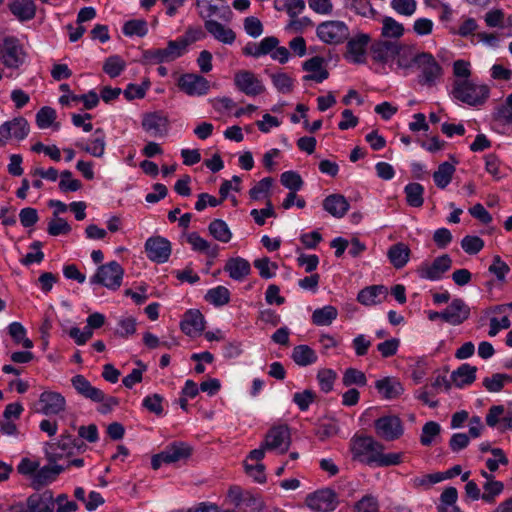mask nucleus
Returning a JSON list of instances; mask_svg holds the SVG:
<instances>
[{"label":"nucleus","mask_w":512,"mask_h":512,"mask_svg":"<svg viewBox=\"0 0 512 512\" xmlns=\"http://www.w3.org/2000/svg\"><path fill=\"white\" fill-rule=\"evenodd\" d=\"M350 450L353 459L369 466L387 467L401 463L400 453L384 454V445L371 436H354Z\"/></svg>","instance_id":"obj_1"},{"label":"nucleus","mask_w":512,"mask_h":512,"mask_svg":"<svg viewBox=\"0 0 512 512\" xmlns=\"http://www.w3.org/2000/svg\"><path fill=\"white\" fill-rule=\"evenodd\" d=\"M490 89L487 85L477 84L469 79H457L452 86L454 99L469 106H478L486 102Z\"/></svg>","instance_id":"obj_2"},{"label":"nucleus","mask_w":512,"mask_h":512,"mask_svg":"<svg viewBox=\"0 0 512 512\" xmlns=\"http://www.w3.org/2000/svg\"><path fill=\"white\" fill-rule=\"evenodd\" d=\"M414 66L419 71L417 81L422 86L433 87L443 76V68L428 52L416 53Z\"/></svg>","instance_id":"obj_3"},{"label":"nucleus","mask_w":512,"mask_h":512,"mask_svg":"<svg viewBox=\"0 0 512 512\" xmlns=\"http://www.w3.org/2000/svg\"><path fill=\"white\" fill-rule=\"evenodd\" d=\"M87 445L83 440L64 431L55 442L46 444V453L50 459L62 458L63 456L73 455L75 452H84Z\"/></svg>","instance_id":"obj_4"},{"label":"nucleus","mask_w":512,"mask_h":512,"mask_svg":"<svg viewBox=\"0 0 512 512\" xmlns=\"http://www.w3.org/2000/svg\"><path fill=\"white\" fill-rule=\"evenodd\" d=\"M192 454V447L185 442L174 441L167 445L163 451L152 456L151 466L158 470L162 464H172L188 459Z\"/></svg>","instance_id":"obj_5"},{"label":"nucleus","mask_w":512,"mask_h":512,"mask_svg":"<svg viewBox=\"0 0 512 512\" xmlns=\"http://www.w3.org/2000/svg\"><path fill=\"white\" fill-rule=\"evenodd\" d=\"M124 269L117 261L100 265L96 273L90 278L91 284H100L110 290H117L121 284Z\"/></svg>","instance_id":"obj_6"},{"label":"nucleus","mask_w":512,"mask_h":512,"mask_svg":"<svg viewBox=\"0 0 512 512\" xmlns=\"http://www.w3.org/2000/svg\"><path fill=\"white\" fill-rule=\"evenodd\" d=\"M185 53V43H181L177 38L176 40H170L165 48L146 50L143 57L151 64H161L173 62Z\"/></svg>","instance_id":"obj_7"},{"label":"nucleus","mask_w":512,"mask_h":512,"mask_svg":"<svg viewBox=\"0 0 512 512\" xmlns=\"http://www.w3.org/2000/svg\"><path fill=\"white\" fill-rule=\"evenodd\" d=\"M55 501L53 493L45 490L42 493H33L27 500L26 504L18 503L10 507V512H54Z\"/></svg>","instance_id":"obj_8"},{"label":"nucleus","mask_w":512,"mask_h":512,"mask_svg":"<svg viewBox=\"0 0 512 512\" xmlns=\"http://www.w3.org/2000/svg\"><path fill=\"white\" fill-rule=\"evenodd\" d=\"M305 504L313 512H332L337 508L339 499L334 490L324 488L308 494Z\"/></svg>","instance_id":"obj_9"},{"label":"nucleus","mask_w":512,"mask_h":512,"mask_svg":"<svg viewBox=\"0 0 512 512\" xmlns=\"http://www.w3.org/2000/svg\"><path fill=\"white\" fill-rule=\"evenodd\" d=\"M235 88L249 97H257L266 91L262 80L250 70H239L234 73Z\"/></svg>","instance_id":"obj_10"},{"label":"nucleus","mask_w":512,"mask_h":512,"mask_svg":"<svg viewBox=\"0 0 512 512\" xmlns=\"http://www.w3.org/2000/svg\"><path fill=\"white\" fill-rule=\"evenodd\" d=\"M0 52L2 63L7 68L17 69L25 62L26 53L16 37H5Z\"/></svg>","instance_id":"obj_11"},{"label":"nucleus","mask_w":512,"mask_h":512,"mask_svg":"<svg viewBox=\"0 0 512 512\" xmlns=\"http://www.w3.org/2000/svg\"><path fill=\"white\" fill-rule=\"evenodd\" d=\"M317 36L325 43L339 44L348 39L349 29L342 21H325L318 25Z\"/></svg>","instance_id":"obj_12"},{"label":"nucleus","mask_w":512,"mask_h":512,"mask_svg":"<svg viewBox=\"0 0 512 512\" xmlns=\"http://www.w3.org/2000/svg\"><path fill=\"white\" fill-rule=\"evenodd\" d=\"M376 435L386 441L399 439L404 432L402 421L398 416L386 415L375 420Z\"/></svg>","instance_id":"obj_13"},{"label":"nucleus","mask_w":512,"mask_h":512,"mask_svg":"<svg viewBox=\"0 0 512 512\" xmlns=\"http://www.w3.org/2000/svg\"><path fill=\"white\" fill-rule=\"evenodd\" d=\"M291 443V435L287 425H278L269 429L263 442L267 450H275L280 454L288 451Z\"/></svg>","instance_id":"obj_14"},{"label":"nucleus","mask_w":512,"mask_h":512,"mask_svg":"<svg viewBox=\"0 0 512 512\" xmlns=\"http://www.w3.org/2000/svg\"><path fill=\"white\" fill-rule=\"evenodd\" d=\"M178 86L189 96H202L208 93L210 83L201 75L188 73L180 77Z\"/></svg>","instance_id":"obj_15"},{"label":"nucleus","mask_w":512,"mask_h":512,"mask_svg":"<svg viewBox=\"0 0 512 512\" xmlns=\"http://www.w3.org/2000/svg\"><path fill=\"white\" fill-rule=\"evenodd\" d=\"M452 260L449 255L444 254L434 259L431 264L423 263L417 273L420 278L429 280H438L450 269Z\"/></svg>","instance_id":"obj_16"},{"label":"nucleus","mask_w":512,"mask_h":512,"mask_svg":"<svg viewBox=\"0 0 512 512\" xmlns=\"http://www.w3.org/2000/svg\"><path fill=\"white\" fill-rule=\"evenodd\" d=\"M145 251L150 260L157 263H164L171 254V244L164 237H150L145 243Z\"/></svg>","instance_id":"obj_17"},{"label":"nucleus","mask_w":512,"mask_h":512,"mask_svg":"<svg viewBox=\"0 0 512 512\" xmlns=\"http://www.w3.org/2000/svg\"><path fill=\"white\" fill-rule=\"evenodd\" d=\"M142 127L153 137H164L168 134L169 120L162 112L147 113L143 116Z\"/></svg>","instance_id":"obj_18"},{"label":"nucleus","mask_w":512,"mask_h":512,"mask_svg":"<svg viewBox=\"0 0 512 512\" xmlns=\"http://www.w3.org/2000/svg\"><path fill=\"white\" fill-rule=\"evenodd\" d=\"M41 412L44 415H57L66 408V400L64 396L54 391H44L39 397Z\"/></svg>","instance_id":"obj_19"},{"label":"nucleus","mask_w":512,"mask_h":512,"mask_svg":"<svg viewBox=\"0 0 512 512\" xmlns=\"http://www.w3.org/2000/svg\"><path fill=\"white\" fill-rule=\"evenodd\" d=\"M30 131L28 121L23 117H16L6 121L0 126V135L4 139L15 138L18 141L25 139Z\"/></svg>","instance_id":"obj_20"},{"label":"nucleus","mask_w":512,"mask_h":512,"mask_svg":"<svg viewBox=\"0 0 512 512\" xmlns=\"http://www.w3.org/2000/svg\"><path fill=\"white\" fill-rule=\"evenodd\" d=\"M445 322L457 326L470 317V307L461 298H454L444 310Z\"/></svg>","instance_id":"obj_21"},{"label":"nucleus","mask_w":512,"mask_h":512,"mask_svg":"<svg viewBox=\"0 0 512 512\" xmlns=\"http://www.w3.org/2000/svg\"><path fill=\"white\" fill-rule=\"evenodd\" d=\"M399 50V43L395 41H377L371 45L372 59L385 64L396 57Z\"/></svg>","instance_id":"obj_22"},{"label":"nucleus","mask_w":512,"mask_h":512,"mask_svg":"<svg viewBox=\"0 0 512 512\" xmlns=\"http://www.w3.org/2000/svg\"><path fill=\"white\" fill-rule=\"evenodd\" d=\"M181 330L188 336H196L205 329V320L203 314L196 309L185 312L180 323Z\"/></svg>","instance_id":"obj_23"},{"label":"nucleus","mask_w":512,"mask_h":512,"mask_svg":"<svg viewBox=\"0 0 512 512\" xmlns=\"http://www.w3.org/2000/svg\"><path fill=\"white\" fill-rule=\"evenodd\" d=\"M369 36L367 34H360L352 38L347 43L346 58L353 63L361 64L365 61L366 46L369 43Z\"/></svg>","instance_id":"obj_24"},{"label":"nucleus","mask_w":512,"mask_h":512,"mask_svg":"<svg viewBox=\"0 0 512 512\" xmlns=\"http://www.w3.org/2000/svg\"><path fill=\"white\" fill-rule=\"evenodd\" d=\"M71 384L76 392L82 397L93 402H99L103 399V391L92 384L81 374L71 378Z\"/></svg>","instance_id":"obj_25"},{"label":"nucleus","mask_w":512,"mask_h":512,"mask_svg":"<svg viewBox=\"0 0 512 512\" xmlns=\"http://www.w3.org/2000/svg\"><path fill=\"white\" fill-rule=\"evenodd\" d=\"M204 27L206 31L217 41L231 45L236 39L235 32L220 22L212 19L205 20Z\"/></svg>","instance_id":"obj_26"},{"label":"nucleus","mask_w":512,"mask_h":512,"mask_svg":"<svg viewBox=\"0 0 512 512\" xmlns=\"http://www.w3.org/2000/svg\"><path fill=\"white\" fill-rule=\"evenodd\" d=\"M324 59L320 56H314L302 65L303 70L310 72L303 77L304 81H315L321 83L329 77V72L323 68Z\"/></svg>","instance_id":"obj_27"},{"label":"nucleus","mask_w":512,"mask_h":512,"mask_svg":"<svg viewBox=\"0 0 512 512\" xmlns=\"http://www.w3.org/2000/svg\"><path fill=\"white\" fill-rule=\"evenodd\" d=\"M323 209L335 218H342L350 204L342 194H331L323 200Z\"/></svg>","instance_id":"obj_28"},{"label":"nucleus","mask_w":512,"mask_h":512,"mask_svg":"<svg viewBox=\"0 0 512 512\" xmlns=\"http://www.w3.org/2000/svg\"><path fill=\"white\" fill-rule=\"evenodd\" d=\"M224 271L236 281L243 280L251 272L250 263L242 257H233L227 260Z\"/></svg>","instance_id":"obj_29"},{"label":"nucleus","mask_w":512,"mask_h":512,"mask_svg":"<svg viewBox=\"0 0 512 512\" xmlns=\"http://www.w3.org/2000/svg\"><path fill=\"white\" fill-rule=\"evenodd\" d=\"M477 367L468 363L460 365L451 373V381L457 388L471 385L476 380Z\"/></svg>","instance_id":"obj_30"},{"label":"nucleus","mask_w":512,"mask_h":512,"mask_svg":"<svg viewBox=\"0 0 512 512\" xmlns=\"http://www.w3.org/2000/svg\"><path fill=\"white\" fill-rule=\"evenodd\" d=\"M375 387L379 394L385 399H393L399 397L404 388L399 380L394 377H385L379 379L375 383Z\"/></svg>","instance_id":"obj_31"},{"label":"nucleus","mask_w":512,"mask_h":512,"mask_svg":"<svg viewBox=\"0 0 512 512\" xmlns=\"http://www.w3.org/2000/svg\"><path fill=\"white\" fill-rule=\"evenodd\" d=\"M9 9L21 22L33 19L36 14V5L33 0H12Z\"/></svg>","instance_id":"obj_32"},{"label":"nucleus","mask_w":512,"mask_h":512,"mask_svg":"<svg viewBox=\"0 0 512 512\" xmlns=\"http://www.w3.org/2000/svg\"><path fill=\"white\" fill-rule=\"evenodd\" d=\"M411 250L407 244L398 242L390 246L387 257L396 269L403 268L409 261Z\"/></svg>","instance_id":"obj_33"},{"label":"nucleus","mask_w":512,"mask_h":512,"mask_svg":"<svg viewBox=\"0 0 512 512\" xmlns=\"http://www.w3.org/2000/svg\"><path fill=\"white\" fill-rule=\"evenodd\" d=\"M450 159L453 160V163L443 162L433 173L435 185L440 189H445L450 184L453 174L455 173V164H457L458 161L453 155H450Z\"/></svg>","instance_id":"obj_34"},{"label":"nucleus","mask_w":512,"mask_h":512,"mask_svg":"<svg viewBox=\"0 0 512 512\" xmlns=\"http://www.w3.org/2000/svg\"><path fill=\"white\" fill-rule=\"evenodd\" d=\"M93 136L94 138L91 140L90 144L83 145L77 143L76 145L94 157H102L106 147L105 133L101 128H98L94 131Z\"/></svg>","instance_id":"obj_35"},{"label":"nucleus","mask_w":512,"mask_h":512,"mask_svg":"<svg viewBox=\"0 0 512 512\" xmlns=\"http://www.w3.org/2000/svg\"><path fill=\"white\" fill-rule=\"evenodd\" d=\"M291 358L299 366L314 364L318 357L316 352L308 345H298L292 350Z\"/></svg>","instance_id":"obj_36"},{"label":"nucleus","mask_w":512,"mask_h":512,"mask_svg":"<svg viewBox=\"0 0 512 512\" xmlns=\"http://www.w3.org/2000/svg\"><path fill=\"white\" fill-rule=\"evenodd\" d=\"M387 289L383 285H372L362 289L357 296V300L366 306L375 305L380 302L379 296H385Z\"/></svg>","instance_id":"obj_37"},{"label":"nucleus","mask_w":512,"mask_h":512,"mask_svg":"<svg viewBox=\"0 0 512 512\" xmlns=\"http://www.w3.org/2000/svg\"><path fill=\"white\" fill-rule=\"evenodd\" d=\"M337 315V309L334 306L327 305L314 310L312 322L317 326H328L337 318Z\"/></svg>","instance_id":"obj_38"},{"label":"nucleus","mask_w":512,"mask_h":512,"mask_svg":"<svg viewBox=\"0 0 512 512\" xmlns=\"http://www.w3.org/2000/svg\"><path fill=\"white\" fill-rule=\"evenodd\" d=\"M406 201L411 207H421L424 202V187L420 183H409L405 186Z\"/></svg>","instance_id":"obj_39"},{"label":"nucleus","mask_w":512,"mask_h":512,"mask_svg":"<svg viewBox=\"0 0 512 512\" xmlns=\"http://www.w3.org/2000/svg\"><path fill=\"white\" fill-rule=\"evenodd\" d=\"M209 233L218 241L227 243L232 238L227 223L222 219H214L208 226Z\"/></svg>","instance_id":"obj_40"},{"label":"nucleus","mask_w":512,"mask_h":512,"mask_svg":"<svg viewBox=\"0 0 512 512\" xmlns=\"http://www.w3.org/2000/svg\"><path fill=\"white\" fill-rule=\"evenodd\" d=\"M404 26L394 18L386 16L382 20L381 35L385 38L399 39L404 34Z\"/></svg>","instance_id":"obj_41"},{"label":"nucleus","mask_w":512,"mask_h":512,"mask_svg":"<svg viewBox=\"0 0 512 512\" xmlns=\"http://www.w3.org/2000/svg\"><path fill=\"white\" fill-rule=\"evenodd\" d=\"M512 377L504 373H495L491 377L483 379L482 385L488 392H500L507 382H511Z\"/></svg>","instance_id":"obj_42"},{"label":"nucleus","mask_w":512,"mask_h":512,"mask_svg":"<svg viewBox=\"0 0 512 512\" xmlns=\"http://www.w3.org/2000/svg\"><path fill=\"white\" fill-rule=\"evenodd\" d=\"M273 178L271 177H265L258 181L250 190H249V196L252 200L258 201L261 199L266 198L269 199L270 196V189L273 185Z\"/></svg>","instance_id":"obj_43"},{"label":"nucleus","mask_w":512,"mask_h":512,"mask_svg":"<svg viewBox=\"0 0 512 512\" xmlns=\"http://www.w3.org/2000/svg\"><path fill=\"white\" fill-rule=\"evenodd\" d=\"M8 333L16 344H21L24 348L33 347V342L26 337V329L19 322H12L8 326Z\"/></svg>","instance_id":"obj_44"},{"label":"nucleus","mask_w":512,"mask_h":512,"mask_svg":"<svg viewBox=\"0 0 512 512\" xmlns=\"http://www.w3.org/2000/svg\"><path fill=\"white\" fill-rule=\"evenodd\" d=\"M493 118L502 124L512 125V93L507 96L504 103L495 108Z\"/></svg>","instance_id":"obj_45"},{"label":"nucleus","mask_w":512,"mask_h":512,"mask_svg":"<svg viewBox=\"0 0 512 512\" xmlns=\"http://www.w3.org/2000/svg\"><path fill=\"white\" fill-rule=\"evenodd\" d=\"M205 299L214 306H223L230 301V292L224 286H217L207 291Z\"/></svg>","instance_id":"obj_46"},{"label":"nucleus","mask_w":512,"mask_h":512,"mask_svg":"<svg viewBox=\"0 0 512 512\" xmlns=\"http://www.w3.org/2000/svg\"><path fill=\"white\" fill-rule=\"evenodd\" d=\"M126 68V62L118 55L109 56L103 64V71L111 78L118 77Z\"/></svg>","instance_id":"obj_47"},{"label":"nucleus","mask_w":512,"mask_h":512,"mask_svg":"<svg viewBox=\"0 0 512 512\" xmlns=\"http://www.w3.org/2000/svg\"><path fill=\"white\" fill-rule=\"evenodd\" d=\"M187 241L195 251L204 252L211 257H215L217 254V246L211 249L210 243L196 232L190 233Z\"/></svg>","instance_id":"obj_48"},{"label":"nucleus","mask_w":512,"mask_h":512,"mask_svg":"<svg viewBox=\"0 0 512 512\" xmlns=\"http://www.w3.org/2000/svg\"><path fill=\"white\" fill-rule=\"evenodd\" d=\"M338 432L339 426L337 421L334 419H328L317 426L315 435L320 441H326L327 439L336 436Z\"/></svg>","instance_id":"obj_49"},{"label":"nucleus","mask_w":512,"mask_h":512,"mask_svg":"<svg viewBox=\"0 0 512 512\" xmlns=\"http://www.w3.org/2000/svg\"><path fill=\"white\" fill-rule=\"evenodd\" d=\"M227 498L236 507L240 506L242 503L251 505L252 502H255L256 500L252 494L249 492H243L239 486L230 487Z\"/></svg>","instance_id":"obj_50"},{"label":"nucleus","mask_w":512,"mask_h":512,"mask_svg":"<svg viewBox=\"0 0 512 512\" xmlns=\"http://www.w3.org/2000/svg\"><path fill=\"white\" fill-rule=\"evenodd\" d=\"M484 492L482 493L481 499L488 503L493 504L496 497L499 496L504 490V484L501 481L485 482L483 485Z\"/></svg>","instance_id":"obj_51"},{"label":"nucleus","mask_w":512,"mask_h":512,"mask_svg":"<svg viewBox=\"0 0 512 512\" xmlns=\"http://www.w3.org/2000/svg\"><path fill=\"white\" fill-rule=\"evenodd\" d=\"M270 78L278 92L288 94L293 90V79L284 72L272 73Z\"/></svg>","instance_id":"obj_52"},{"label":"nucleus","mask_w":512,"mask_h":512,"mask_svg":"<svg viewBox=\"0 0 512 512\" xmlns=\"http://www.w3.org/2000/svg\"><path fill=\"white\" fill-rule=\"evenodd\" d=\"M342 382L346 387H350L352 385L365 386L367 378L362 371L356 368H348L343 374Z\"/></svg>","instance_id":"obj_53"},{"label":"nucleus","mask_w":512,"mask_h":512,"mask_svg":"<svg viewBox=\"0 0 512 512\" xmlns=\"http://www.w3.org/2000/svg\"><path fill=\"white\" fill-rule=\"evenodd\" d=\"M337 374L332 369H320L317 373V379L320 389L324 393H329L333 389Z\"/></svg>","instance_id":"obj_54"},{"label":"nucleus","mask_w":512,"mask_h":512,"mask_svg":"<svg viewBox=\"0 0 512 512\" xmlns=\"http://www.w3.org/2000/svg\"><path fill=\"white\" fill-rule=\"evenodd\" d=\"M56 119L55 109L45 106L42 107L36 114V123L40 129L48 128Z\"/></svg>","instance_id":"obj_55"},{"label":"nucleus","mask_w":512,"mask_h":512,"mask_svg":"<svg viewBox=\"0 0 512 512\" xmlns=\"http://www.w3.org/2000/svg\"><path fill=\"white\" fill-rule=\"evenodd\" d=\"M281 184L288 188L290 191H298L301 189L303 185V180L301 176L294 171H286L281 174L280 177Z\"/></svg>","instance_id":"obj_56"},{"label":"nucleus","mask_w":512,"mask_h":512,"mask_svg":"<svg viewBox=\"0 0 512 512\" xmlns=\"http://www.w3.org/2000/svg\"><path fill=\"white\" fill-rule=\"evenodd\" d=\"M147 23L144 20H129L123 26V33L128 36H145L147 34Z\"/></svg>","instance_id":"obj_57"},{"label":"nucleus","mask_w":512,"mask_h":512,"mask_svg":"<svg viewBox=\"0 0 512 512\" xmlns=\"http://www.w3.org/2000/svg\"><path fill=\"white\" fill-rule=\"evenodd\" d=\"M354 512H379V503L376 497L365 495L354 505Z\"/></svg>","instance_id":"obj_58"},{"label":"nucleus","mask_w":512,"mask_h":512,"mask_svg":"<svg viewBox=\"0 0 512 512\" xmlns=\"http://www.w3.org/2000/svg\"><path fill=\"white\" fill-rule=\"evenodd\" d=\"M441 427L437 422L429 421L424 424L420 442L423 446H429L434 437L440 433Z\"/></svg>","instance_id":"obj_59"},{"label":"nucleus","mask_w":512,"mask_h":512,"mask_svg":"<svg viewBox=\"0 0 512 512\" xmlns=\"http://www.w3.org/2000/svg\"><path fill=\"white\" fill-rule=\"evenodd\" d=\"M416 54H414L409 47H405L399 44V50L396 54L397 65L400 68L408 69L414 66V58Z\"/></svg>","instance_id":"obj_60"},{"label":"nucleus","mask_w":512,"mask_h":512,"mask_svg":"<svg viewBox=\"0 0 512 512\" xmlns=\"http://www.w3.org/2000/svg\"><path fill=\"white\" fill-rule=\"evenodd\" d=\"M461 247L466 253L474 255L483 249L484 241L478 236L467 235L461 240Z\"/></svg>","instance_id":"obj_61"},{"label":"nucleus","mask_w":512,"mask_h":512,"mask_svg":"<svg viewBox=\"0 0 512 512\" xmlns=\"http://www.w3.org/2000/svg\"><path fill=\"white\" fill-rule=\"evenodd\" d=\"M71 226L69 223L60 217H56L48 223L47 232L51 236H59L69 234Z\"/></svg>","instance_id":"obj_62"},{"label":"nucleus","mask_w":512,"mask_h":512,"mask_svg":"<svg viewBox=\"0 0 512 512\" xmlns=\"http://www.w3.org/2000/svg\"><path fill=\"white\" fill-rule=\"evenodd\" d=\"M54 479L55 477L53 475L52 469H50V466H44L41 469L36 470L33 476V487L39 489Z\"/></svg>","instance_id":"obj_63"},{"label":"nucleus","mask_w":512,"mask_h":512,"mask_svg":"<svg viewBox=\"0 0 512 512\" xmlns=\"http://www.w3.org/2000/svg\"><path fill=\"white\" fill-rule=\"evenodd\" d=\"M316 394L310 389L303 392H297L293 395V402L298 406L301 411H306L310 404L314 402Z\"/></svg>","instance_id":"obj_64"}]
</instances>
